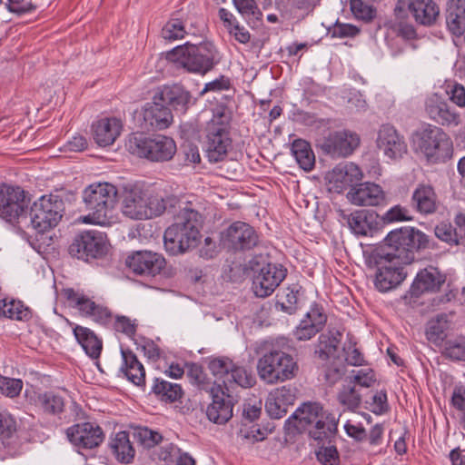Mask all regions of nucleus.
I'll use <instances>...</instances> for the list:
<instances>
[{
	"label": "nucleus",
	"instance_id": "f257e3e1",
	"mask_svg": "<svg viewBox=\"0 0 465 465\" xmlns=\"http://www.w3.org/2000/svg\"><path fill=\"white\" fill-rule=\"evenodd\" d=\"M435 247L436 242L415 227L404 226L390 232L383 245L373 253L377 267L375 287L382 292L396 288L407 277L404 266L412 263L418 253Z\"/></svg>",
	"mask_w": 465,
	"mask_h": 465
},
{
	"label": "nucleus",
	"instance_id": "f03ea898",
	"mask_svg": "<svg viewBox=\"0 0 465 465\" xmlns=\"http://www.w3.org/2000/svg\"><path fill=\"white\" fill-rule=\"evenodd\" d=\"M203 224V215L192 203H187L175 216V222L164 232L165 251L171 255H177L197 247Z\"/></svg>",
	"mask_w": 465,
	"mask_h": 465
},
{
	"label": "nucleus",
	"instance_id": "7ed1b4c3",
	"mask_svg": "<svg viewBox=\"0 0 465 465\" xmlns=\"http://www.w3.org/2000/svg\"><path fill=\"white\" fill-rule=\"evenodd\" d=\"M338 421L320 403L305 402L286 420V425L289 429L292 426L298 431L308 430L309 436L317 442H331L338 430Z\"/></svg>",
	"mask_w": 465,
	"mask_h": 465
},
{
	"label": "nucleus",
	"instance_id": "20e7f679",
	"mask_svg": "<svg viewBox=\"0 0 465 465\" xmlns=\"http://www.w3.org/2000/svg\"><path fill=\"white\" fill-rule=\"evenodd\" d=\"M82 197L88 212L83 218L84 223L102 226L111 224L118 198V189L114 184L92 183L83 191Z\"/></svg>",
	"mask_w": 465,
	"mask_h": 465
},
{
	"label": "nucleus",
	"instance_id": "39448f33",
	"mask_svg": "<svg viewBox=\"0 0 465 465\" xmlns=\"http://www.w3.org/2000/svg\"><path fill=\"white\" fill-rule=\"evenodd\" d=\"M256 370L263 382L273 385L294 378L299 367L292 355L272 343L258 359Z\"/></svg>",
	"mask_w": 465,
	"mask_h": 465
},
{
	"label": "nucleus",
	"instance_id": "423d86ee",
	"mask_svg": "<svg viewBox=\"0 0 465 465\" xmlns=\"http://www.w3.org/2000/svg\"><path fill=\"white\" fill-rule=\"evenodd\" d=\"M167 59L189 73L205 74L220 62L218 51L213 44L199 45L186 43L167 53Z\"/></svg>",
	"mask_w": 465,
	"mask_h": 465
},
{
	"label": "nucleus",
	"instance_id": "0eeeda50",
	"mask_svg": "<svg viewBox=\"0 0 465 465\" xmlns=\"http://www.w3.org/2000/svg\"><path fill=\"white\" fill-rule=\"evenodd\" d=\"M413 144L430 163H444L452 156V141L441 128L437 126L427 124L415 132Z\"/></svg>",
	"mask_w": 465,
	"mask_h": 465
},
{
	"label": "nucleus",
	"instance_id": "6e6552de",
	"mask_svg": "<svg viewBox=\"0 0 465 465\" xmlns=\"http://www.w3.org/2000/svg\"><path fill=\"white\" fill-rule=\"evenodd\" d=\"M126 147L132 154L155 163L170 161L176 153L174 140L163 134L149 136L143 133L133 134Z\"/></svg>",
	"mask_w": 465,
	"mask_h": 465
},
{
	"label": "nucleus",
	"instance_id": "1a4fd4ad",
	"mask_svg": "<svg viewBox=\"0 0 465 465\" xmlns=\"http://www.w3.org/2000/svg\"><path fill=\"white\" fill-rule=\"evenodd\" d=\"M204 146L206 156L211 163L225 160L230 150H232L230 116L223 111L215 113L208 123Z\"/></svg>",
	"mask_w": 465,
	"mask_h": 465
},
{
	"label": "nucleus",
	"instance_id": "9d476101",
	"mask_svg": "<svg viewBox=\"0 0 465 465\" xmlns=\"http://www.w3.org/2000/svg\"><path fill=\"white\" fill-rule=\"evenodd\" d=\"M268 255H254L248 267L256 273L252 281V289L257 297L270 296L287 275V269L282 264L270 262Z\"/></svg>",
	"mask_w": 465,
	"mask_h": 465
},
{
	"label": "nucleus",
	"instance_id": "9b49d317",
	"mask_svg": "<svg viewBox=\"0 0 465 465\" xmlns=\"http://www.w3.org/2000/svg\"><path fill=\"white\" fill-rule=\"evenodd\" d=\"M208 368L225 391L232 392L231 390L236 387L249 389L256 384V378L252 371L234 363L228 357L210 360Z\"/></svg>",
	"mask_w": 465,
	"mask_h": 465
},
{
	"label": "nucleus",
	"instance_id": "f8f14e48",
	"mask_svg": "<svg viewBox=\"0 0 465 465\" xmlns=\"http://www.w3.org/2000/svg\"><path fill=\"white\" fill-rule=\"evenodd\" d=\"M64 212V203L59 195H44L30 209L31 223L39 232L58 224Z\"/></svg>",
	"mask_w": 465,
	"mask_h": 465
},
{
	"label": "nucleus",
	"instance_id": "ddd939ff",
	"mask_svg": "<svg viewBox=\"0 0 465 465\" xmlns=\"http://www.w3.org/2000/svg\"><path fill=\"white\" fill-rule=\"evenodd\" d=\"M72 257L88 262L104 256L107 252L105 235L97 231H84L76 234L68 247Z\"/></svg>",
	"mask_w": 465,
	"mask_h": 465
},
{
	"label": "nucleus",
	"instance_id": "4468645a",
	"mask_svg": "<svg viewBox=\"0 0 465 465\" xmlns=\"http://www.w3.org/2000/svg\"><path fill=\"white\" fill-rule=\"evenodd\" d=\"M29 199L20 187L0 185V217L13 223L26 213Z\"/></svg>",
	"mask_w": 465,
	"mask_h": 465
},
{
	"label": "nucleus",
	"instance_id": "2eb2a0df",
	"mask_svg": "<svg viewBox=\"0 0 465 465\" xmlns=\"http://www.w3.org/2000/svg\"><path fill=\"white\" fill-rule=\"evenodd\" d=\"M360 137L349 131L331 132L318 141L321 150L331 157H347L359 146Z\"/></svg>",
	"mask_w": 465,
	"mask_h": 465
},
{
	"label": "nucleus",
	"instance_id": "dca6fc26",
	"mask_svg": "<svg viewBox=\"0 0 465 465\" xmlns=\"http://www.w3.org/2000/svg\"><path fill=\"white\" fill-rule=\"evenodd\" d=\"M166 262L162 254L151 251H137L127 256L125 265L134 274L154 277L161 273Z\"/></svg>",
	"mask_w": 465,
	"mask_h": 465
},
{
	"label": "nucleus",
	"instance_id": "f3484780",
	"mask_svg": "<svg viewBox=\"0 0 465 465\" xmlns=\"http://www.w3.org/2000/svg\"><path fill=\"white\" fill-rule=\"evenodd\" d=\"M146 189L137 183H126L118 190L121 209L124 216L143 220Z\"/></svg>",
	"mask_w": 465,
	"mask_h": 465
},
{
	"label": "nucleus",
	"instance_id": "a211bd4d",
	"mask_svg": "<svg viewBox=\"0 0 465 465\" xmlns=\"http://www.w3.org/2000/svg\"><path fill=\"white\" fill-rule=\"evenodd\" d=\"M64 296L70 306L77 309L81 315L88 317L95 322L105 324L112 318V312L107 307L95 303L86 295L77 292L74 289L64 290Z\"/></svg>",
	"mask_w": 465,
	"mask_h": 465
},
{
	"label": "nucleus",
	"instance_id": "6ab92c4d",
	"mask_svg": "<svg viewBox=\"0 0 465 465\" xmlns=\"http://www.w3.org/2000/svg\"><path fill=\"white\" fill-rule=\"evenodd\" d=\"M213 402L208 406V419L217 424H224L232 417L235 399L232 392L225 391L221 384L210 387Z\"/></svg>",
	"mask_w": 465,
	"mask_h": 465
},
{
	"label": "nucleus",
	"instance_id": "aec40b11",
	"mask_svg": "<svg viewBox=\"0 0 465 465\" xmlns=\"http://www.w3.org/2000/svg\"><path fill=\"white\" fill-rule=\"evenodd\" d=\"M224 245L233 251L250 250L257 245L259 237L255 230L246 223L234 222L223 234Z\"/></svg>",
	"mask_w": 465,
	"mask_h": 465
},
{
	"label": "nucleus",
	"instance_id": "412c9836",
	"mask_svg": "<svg viewBox=\"0 0 465 465\" xmlns=\"http://www.w3.org/2000/svg\"><path fill=\"white\" fill-rule=\"evenodd\" d=\"M408 9L415 21L422 25H431L440 15V8L433 0H399L394 12L397 16Z\"/></svg>",
	"mask_w": 465,
	"mask_h": 465
},
{
	"label": "nucleus",
	"instance_id": "4be33fe9",
	"mask_svg": "<svg viewBox=\"0 0 465 465\" xmlns=\"http://www.w3.org/2000/svg\"><path fill=\"white\" fill-rule=\"evenodd\" d=\"M362 177L361 170L353 163H339L328 174L329 191L341 193L358 185Z\"/></svg>",
	"mask_w": 465,
	"mask_h": 465
},
{
	"label": "nucleus",
	"instance_id": "5701e85b",
	"mask_svg": "<svg viewBox=\"0 0 465 465\" xmlns=\"http://www.w3.org/2000/svg\"><path fill=\"white\" fill-rule=\"evenodd\" d=\"M66 435L71 443L83 449L96 448L104 439L101 427L93 422L77 423L66 430Z\"/></svg>",
	"mask_w": 465,
	"mask_h": 465
},
{
	"label": "nucleus",
	"instance_id": "b1692460",
	"mask_svg": "<svg viewBox=\"0 0 465 465\" xmlns=\"http://www.w3.org/2000/svg\"><path fill=\"white\" fill-rule=\"evenodd\" d=\"M193 96L181 84L163 85L155 91L153 101H159L163 105L180 114H185L192 104Z\"/></svg>",
	"mask_w": 465,
	"mask_h": 465
},
{
	"label": "nucleus",
	"instance_id": "393cba45",
	"mask_svg": "<svg viewBox=\"0 0 465 465\" xmlns=\"http://www.w3.org/2000/svg\"><path fill=\"white\" fill-rule=\"evenodd\" d=\"M377 146L390 159H400L407 153L404 137L391 124H382L378 132Z\"/></svg>",
	"mask_w": 465,
	"mask_h": 465
},
{
	"label": "nucleus",
	"instance_id": "a878e982",
	"mask_svg": "<svg viewBox=\"0 0 465 465\" xmlns=\"http://www.w3.org/2000/svg\"><path fill=\"white\" fill-rule=\"evenodd\" d=\"M348 201L357 206H379L385 203L386 193L377 183H359L347 193Z\"/></svg>",
	"mask_w": 465,
	"mask_h": 465
},
{
	"label": "nucleus",
	"instance_id": "bb28decb",
	"mask_svg": "<svg viewBox=\"0 0 465 465\" xmlns=\"http://www.w3.org/2000/svg\"><path fill=\"white\" fill-rule=\"evenodd\" d=\"M327 322V315L322 306L313 303L304 318L293 331L298 341H308L322 331Z\"/></svg>",
	"mask_w": 465,
	"mask_h": 465
},
{
	"label": "nucleus",
	"instance_id": "cd10ccee",
	"mask_svg": "<svg viewBox=\"0 0 465 465\" xmlns=\"http://www.w3.org/2000/svg\"><path fill=\"white\" fill-rule=\"evenodd\" d=\"M141 127L146 131L164 130L173 121V115L169 107L159 101L147 103L143 109Z\"/></svg>",
	"mask_w": 465,
	"mask_h": 465
},
{
	"label": "nucleus",
	"instance_id": "c85d7f7f",
	"mask_svg": "<svg viewBox=\"0 0 465 465\" xmlns=\"http://www.w3.org/2000/svg\"><path fill=\"white\" fill-rule=\"evenodd\" d=\"M445 282V274L437 267L428 266L417 273L409 292L411 297L418 298L425 292H436L440 291Z\"/></svg>",
	"mask_w": 465,
	"mask_h": 465
},
{
	"label": "nucleus",
	"instance_id": "c756f323",
	"mask_svg": "<svg viewBox=\"0 0 465 465\" xmlns=\"http://www.w3.org/2000/svg\"><path fill=\"white\" fill-rule=\"evenodd\" d=\"M425 111L432 121L442 126H457L460 124V114L446 101L431 97L426 101Z\"/></svg>",
	"mask_w": 465,
	"mask_h": 465
},
{
	"label": "nucleus",
	"instance_id": "7c9ffc66",
	"mask_svg": "<svg viewBox=\"0 0 465 465\" xmlns=\"http://www.w3.org/2000/svg\"><path fill=\"white\" fill-rule=\"evenodd\" d=\"M341 215L355 234L362 236L372 235L373 232L379 230V215L375 212L360 210L346 214L341 211Z\"/></svg>",
	"mask_w": 465,
	"mask_h": 465
},
{
	"label": "nucleus",
	"instance_id": "2f4dec72",
	"mask_svg": "<svg viewBox=\"0 0 465 465\" xmlns=\"http://www.w3.org/2000/svg\"><path fill=\"white\" fill-rule=\"evenodd\" d=\"M143 220L162 215L167 209L175 208L179 199L175 195H163L146 189Z\"/></svg>",
	"mask_w": 465,
	"mask_h": 465
},
{
	"label": "nucleus",
	"instance_id": "473e14b6",
	"mask_svg": "<svg viewBox=\"0 0 465 465\" xmlns=\"http://www.w3.org/2000/svg\"><path fill=\"white\" fill-rule=\"evenodd\" d=\"M121 120L112 118H102L93 124V134L96 143L100 146L113 144L122 131Z\"/></svg>",
	"mask_w": 465,
	"mask_h": 465
},
{
	"label": "nucleus",
	"instance_id": "72a5a7b5",
	"mask_svg": "<svg viewBox=\"0 0 465 465\" xmlns=\"http://www.w3.org/2000/svg\"><path fill=\"white\" fill-rule=\"evenodd\" d=\"M411 205L420 214L434 213L438 209V198L434 188L429 184H419L412 193Z\"/></svg>",
	"mask_w": 465,
	"mask_h": 465
},
{
	"label": "nucleus",
	"instance_id": "f704fd0d",
	"mask_svg": "<svg viewBox=\"0 0 465 465\" xmlns=\"http://www.w3.org/2000/svg\"><path fill=\"white\" fill-rule=\"evenodd\" d=\"M123 363L120 372L136 386H145V371L143 364L131 350H121Z\"/></svg>",
	"mask_w": 465,
	"mask_h": 465
},
{
	"label": "nucleus",
	"instance_id": "c9c22d12",
	"mask_svg": "<svg viewBox=\"0 0 465 465\" xmlns=\"http://www.w3.org/2000/svg\"><path fill=\"white\" fill-rule=\"evenodd\" d=\"M446 25L454 35L465 31V0H449L446 9Z\"/></svg>",
	"mask_w": 465,
	"mask_h": 465
},
{
	"label": "nucleus",
	"instance_id": "e433bc0d",
	"mask_svg": "<svg viewBox=\"0 0 465 465\" xmlns=\"http://www.w3.org/2000/svg\"><path fill=\"white\" fill-rule=\"evenodd\" d=\"M109 448L119 462L129 464L134 460L135 450L130 441L128 432H117L115 436L111 439Z\"/></svg>",
	"mask_w": 465,
	"mask_h": 465
},
{
	"label": "nucleus",
	"instance_id": "4c0bfd02",
	"mask_svg": "<svg viewBox=\"0 0 465 465\" xmlns=\"http://www.w3.org/2000/svg\"><path fill=\"white\" fill-rule=\"evenodd\" d=\"M74 334L87 355L93 359H97L100 356L103 347L102 341L93 331L77 325L74 328Z\"/></svg>",
	"mask_w": 465,
	"mask_h": 465
},
{
	"label": "nucleus",
	"instance_id": "58836bf2",
	"mask_svg": "<svg viewBox=\"0 0 465 465\" xmlns=\"http://www.w3.org/2000/svg\"><path fill=\"white\" fill-rule=\"evenodd\" d=\"M34 403L48 415H59L64 411V398L54 391L38 393L34 399Z\"/></svg>",
	"mask_w": 465,
	"mask_h": 465
},
{
	"label": "nucleus",
	"instance_id": "ea45409f",
	"mask_svg": "<svg viewBox=\"0 0 465 465\" xmlns=\"http://www.w3.org/2000/svg\"><path fill=\"white\" fill-rule=\"evenodd\" d=\"M292 153L294 156L299 166L309 172L315 165V155L311 144L303 139H296L292 143Z\"/></svg>",
	"mask_w": 465,
	"mask_h": 465
},
{
	"label": "nucleus",
	"instance_id": "a19ab883",
	"mask_svg": "<svg viewBox=\"0 0 465 465\" xmlns=\"http://www.w3.org/2000/svg\"><path fill=\"white\" fill-rule=\"evenodd\" d=\"M341 333L338 330H330L327 333H322L315 350V355L321 360L326 361L330 355L337 351L341 341Z\"/></svg>",
	"mask_w": 465,
	"mask_h": 465
},
{
	"label": "nucleus",
	"instance_id": "79ce46f5",
	"mask_svg": "<svg viewBox=\"0 0 465 465\" xmlns=\"http://www.w3.org/2000/svg\"><path fill=\"white\" fill-rule=\"evenodd\" d=\"M152 391L162 401L168 402L179 401L183 394L180 385L166 381L160 378H156L154 380Z\"/></svg>",
	"mask_w": 465,
	"mask_h": 465
},
{
	"label": "nucleus",
	"instance_id": "37998d69",
	"mask_svg": "<svg viewBox=\"0 0 465 465\" xmlns=\"http://www.w3.org/2000/svg\"><path fill=\"white\" fill-rule=\"evenodd\" d=\"M337 400L344 409L351 411L357 410L361 403V396L355 385H352V381L342 385L337 394Z\"/></svg>",
	"mask_w": 465,
	"mask_h": 465
},
{
	"label": "nucleus",
	"instance_id": "c03bdc74",
	"mask_svg": "<svg viewBox=\"0 0 465 465\" xmlns=\"http://www.w3.org/2000/svg\"><path fill=\"white\" fill-rule=\"evenodd\" d=\"M448 329V316L439 314L428 322L426 335L429 341L438 342L443 341L445 331Z\"/></svg>",
	"mask_w": 465,
	"mask_h": 465
},
{
	"label": "nucleus",
	"instance_id": "a18cd8bd",
	"mask_svg": "<svg viewBox=\"0 0 465 465\" xmlns=\"http://www.w3.org/2000/svg\"><path fill=\"white\" fill-rule=\"evenodd\" d=\"M395 18L385 21L384 27L391 30L392 33L405 39H413L416 36V31L411 24L403 20L404 13L397 16L394 13Z\"/></svg>",
	"mask_w": 465,
	"mask_h": 465
},
{
	"label": "nucleus",
	"instance_id": "49530a36",
	"mask_svg": "<svg viewBox=\"0 0 465 465\" xmlns=\"http://www.w3.org/2000/svg\"><path fill=\"white\" fill-rule=\"evenodd\" d=\"M349 5L353 17L357 20L370 23L376 16V8L362 0H349Z\"/></svg>",
	"mask_w": 465,
	"mask_h": 465
},
{
	"label": "nucleus",
	"instance_id": "de8ad7c7",
	"mask_svg": "<svg viewBox=\"0 0 465 465\" xmlns=\"http://www.w3.org/2000/svg\"><path fill=\"white\" fill-rule=\"evenodd\" d=\"M442 354L452 361H465V336L446 341Z\"/></svg>",
	"mask_w": 465,
	"mask_h": 465
},
{
	"label": "nucleus",
	"instance_id": "09e8293b",
	"mask_svg": "<svg viewBox=\"0 0 465 465\" xmlns=\"http://www.w3.org/2000/svg\"><path fill=\"white\" fill-rule=\"evenodd\" d=\"M318 443H322L315 451L318 461L322 465H339L340 455L337 448L334 445H331V442L328 440Z\"/></svg>",
	"mask_w": 465,
	"mask_h": 465
},
{
	"label": "nucleus",
	"instance_id": "8fccbe9b",
	"mask_svg": "<svg viewBox=\"0 0 465 465\" xmlns=\"http://www.w3.org/2000/svg\"><path fill=\"white\" fill-rule=\"evenodd\" d=\"M186 35L184 23L179 18H171L163 25L161 35L168 41L183 39Z\"/></svg>",
	"mask_w": 465,
	"mask_h": 465
},
{
	"label": "nucleus",
	"instance_id": "3c124183",
	"mask_svg": "<svg viewBox=\"0 0 465 465\" xmlns=\"http://www.w3.org/2000/svg\"><path fill=\"white\" fill-rule=\"evenodd\" d=\"M435 236L450 246L460 245V238L456 229L450 223H440L434 228Z\"/></svg>",
	"mask_w": 465,
	"mask_h": 465
},
{
	"label": "nucleus",
	"instance_id": "603ef678",
	"mask_svg": "<svg viewBox=\"0 0 465 465\" xmlns=\"http://www.w3.org/2000/svg\"><path fill=\"white\" fill-rule=\"evenodd\" d=\"M299 288L297 286L288 287L284 291V295L281 298L276 305L280 306L281 310L289 315L295 314L298 311V293Z\"/></svg>",
	"mask_w": 465,
	"mask_h": 465
},
{
	"label": "nucleus",
	"instance_id": "864d4df0",
	"mask_svg": "<svg viewBox=\"0 0 465 465\" xmlns=\"http://www.w3.org/2000/svg\"><path fill=\"white\" fill-rule=\"evenodd\" d=\"M28 314V311L24 308L20 302L5 300L0 301V318L6 317L9 319L23 320Z\"/></svg>",
	"mask_w": 465,
	"mask_h": 465
},
{
	"label": "nucleus",
	"instance_id": "5fc2aeb1",
	"mask_svg": "<svg viewBox=\"0 0 465 465\" xmlns=\"http://www.w3.org/2000/svg\"><path fill=\"white\" fill-rule=\"evenodd\" d=\"M186 367V374L192 384L196 385L200 390H210V382L201 365L197 363H188Z\"/></svg>",
	"mask_w": 465,
	"mask_h": 465
},
{
	"label": "nucleus",
	"instance_id": "6e6d98bb",
	"mask_svg": "<svg viewBox=\"0 0 465 465\" xmlns=\"http://www.w3.org/2000/svg\"><path fill=\"white\" fill-rule=\"evenodd\" d=\"M361 32V29L351 24L341 23L336 21L328 28V35L331 38L355 37Z\"/></svg>",
	"mask_w": 465,
	"mask_h": 465
},
{
	"label": "nucleus",
	"instance_id": "4d7b16f0",
	"mask_svg": "<svg viewBox=\"0 0 465 465\" xmlns=\"http://www.w3.org/2000/svg\"><path fill=\"white\" fill-rule=\"evenodd\" d=\"M134 435L140 444L146 449L153 448L163 440V436L158 431L146 427L138 429Z\"/></svg>",
	"mask_w": 465,
	"mask_h": 465
},
{
	"label": "nucleus",
	"instance_id": "13d9d810",
	"mask_svg": "<svg viewBox=\"0 0 465 465\" xmlns=\"http://www.w3.org/2000/svg\"><path fill=\"white\" fill-rule=\"evenodd\" d=\"M411 219L412 217L410 215L409 210L399 204L391 207L381 217V221L383 223L411 221Z\"/></svg>",
	"mask_w": 465,
	"mask_h": 465
},
{
	"label": "nucleus",
	"instance_id": "bf43d9fd",
	"mask_svg": "<svg viewBox=\"0 0 465 465\" xmlns=\"http://www.w3.org/2000/svg\"><path fill=\"white\" fill-rule=\"evenodd\" d=\"M287 405L282 404V402L277 401L275 396L270 392L265 403V410L271 418L281 419L287 413Z\"/></svg>",
	"mask_w": 465,
	"mask_h": 465
},
{
	"label": "nucleus",
	"instance_id": "052dcab7",
	"mask_svg": "<svg viewBox=\"0 0 465 465\" xmlns=\"http://www.w3.org/2000/svg\"><path fill=\"white\" fill-rule=\"evenodd\" d=\"M322 0H293L292 8L295 15L300 17H306L320 5Z\"/></svg>",
	"mask_w": 465,
	"mask_h": 465
},
{
	"label": "nucleus",
	"instance_id": "680f3d73",
	"mask_svg": "<svg viewBox=\"0 0 465 465\" xmlns=\"http://www.w3.org/2000/svg\"><path fill=\"white\" fill-rule=\"evenodd\" d=\"M22 387L23 383L21 380L7 377L0 378V392L8 397L17 396L20 393Z\"/></svg>",
	"mask_w": 465,
	"mask_h": 465
},
{
	"label": "nucleus",
	"instance_id": "e2e57ef3",
	"mask_svg": "<svg viewBox=\"0 0 465 465\" xmlns=\"http://www.w3.org/2000/svg\"><path fill=\"white\" fill-rule=\"evenodd\" d=\"M238 12L243 16H257L262 15L255 0H232Z\"/></svg>",
	"mask_w": 465,
	"mask_h": 465
},
{
	"label": "nucleus",
	"instance_id": "0e129e2a",
	"mask_svg": "<svg viewBox=\"0 0 465 465\" xmlns=\"http://www.w3.org/2000/svg\"><path fill=\"white\" fill-rule=\"evenodd\" d=\"M114 327L128 337H134L136 332V325L126 316H116Z\"/></svg>",
	"mask_w": 465,
	"mask_h": 465
},
{
	"label": "nucleus",
	"instance_id": "69168bd1",
	"mask_svg": "<svg viewBox=\"0 0 465 465\" xmlns=\"http://www.w3.org/2000/svg\"><path fill=\"white\" fill-rule=\"evenodd\" d=\"M370 410L375 414H382L389 410L387 394L384 391H378L372 396Z\"/></svg>",
	"mask_w": 465,
	"mask_h": 465
},
{
	"label": "nucleus",
	"instance_id": "338daca9",
	"mask_svg": "<svg viewBox=\"0 0 465 465\" xmlns=\"http://www.w3.org/2000/svg\"><path fill=\"white\" fill-rule=\"evenodd\" d=\"M277 401H281L282 404H285L288 407L292 405L295 401V393L291 387L282 386L272 391Z\"/></svg>",
	"mask_w": 465,
	"mask_h": 465
},
{
	"label": "nucleus",
	"instance_id": "774afa93",
	"mask_svg": "<svg viewBox=\"0 0 465 465\" xmlns=\"http://www.w3.org/2000/svg\"><path fill=\"white\" fill-rule=\"evenodd\" d=\"M15 430V420L11 416L0 413V437L3 439H8Z\"/></svg>",
	"mask_w": 465,
	"mask_h": 465
}]
</instances>
